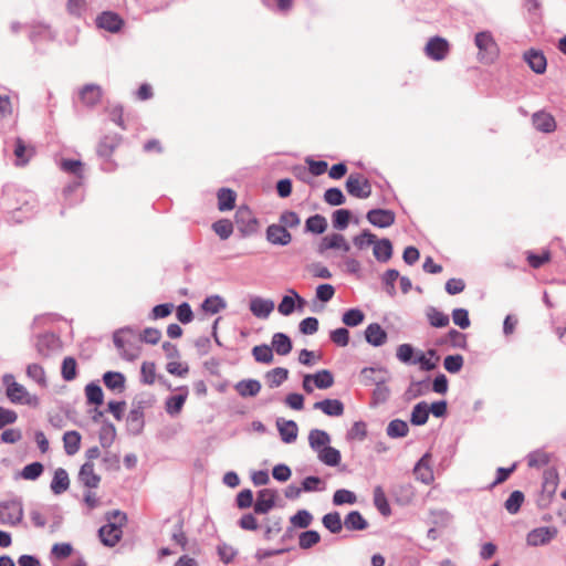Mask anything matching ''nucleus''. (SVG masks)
I'll use <instances>...</instances> for the list:
<instances>
[{"label":"nucleus","instance_id":"38","mask_svg":"<svg viewBox=\"0 0 566 566\" xmlns=\"http://www.w3.org/2000/svg\"><path fill=\"white\" fill-rule=\"evenodd\" d=\"M429 405L426 401L416 403L411 410L410 423L412 426H423L429 419Z\"/></svg>","mask_w":566,"mask_h":566},{"label":"nucleus","instance_id":"30","mask_svg":"<svg viewBox=\"0 0 566 566\" xmlns=\"http://www.w3.org/2000/svg\"><path fill=\"white\" fill-rule=\"evenodd\" d=\"M331 436L328 432L322 429H312L308 433V444L311 449L316 453L318 450L329 446Z\"/></svg>","mask_w":566,"mask_h":566},{"label":"nucleus","instance_id":"35","mask_svg":"<svg viewBox=\"0 0 566 566\" xmlns=\"http://www.w3.org/2000/svg\"><path fill=\"white\" fill-rule=\"evenodd\" d=\"M86 403L93 406H101L104 403V392L97 381H91L85 386Z\"/></svg>","mask_w":566,"mask_h":566},{"label":"nucleus","instance_id":"42","mask_svg":"<svg viewBox=\"0 0 566 566\" xmlns=\"http://www.w3.org/2000/svg\"><path fill=\"white\" fill-rule=\"evenodd\" d=\"M376 374H387V369L384 367H365L360 370L359 377L360 381L364 386L377 385V381L380 378H386L385 376H378Z\"/></svg>","mask_w":566,"mask_h":566},{"label":"nucleus","instance_id":"51","mask_svg":"<svg viewBox=\"0 0 566 566\" xmlns=\"http://www.w3.org/2000/svg\"><path fill=\"white\" fill-rule=\"evenodd\" d=\"M365 313L358 307H352L342 315V322L348 327H356L365 321Z\"/></svg>","mask_w":566,"mask_h":566},{"label":"nucleus","instance_id":"56","mask_svg":"<svg viewBox=\"0 0 566 566\" xmlns=\"http://www.w3.org/2000/svg\"><path fill=\"white\" fill-rule=\"evenodd\" d=\"M430 523L436 527H447L452 522V514L443 509L430 510Z\"/></svg>","mask_w":566,"mask_h":566},{"label":"nucleus","instance_id":"45","mask_svg":"<svg viewBox=\"0 0 566 566\" xmlns=\"http://www.w3.org/2000/svg\"><path fill=\"white\" fill-rule=\"evenodd\" d=\"M374 505L382 516H389L391 514V507L387 500V496L380 485L374 489Z\"/></svg>","mask_w":566,"mask_h":566},{"label":"nucleus","instance_id":"48","mask_svg":"<svg viewBox=\"0 0 566 566\" xmlns=\"http://www.w3.org/2000/svg\"><path fill=\"white\" fill-rule=\"evenodd\" d=\"M353 217V213L349 209H337L332 213V224L333 228L343 231L347 229L350 219Z\"/></svg>","mask_w":566,"mask_h":566},{"label":"nucleus","instance_id":"44","mask_svg":"<svg viewBox=\"0 0 566 566\" xmlns=\"http://www.w3.org/2000/svg\"><path fill=\"white\" fill-rule=\"evenodd\" d=\"M156 402V398L150 392H139L132 400V409L143 411L150 409Z\"/></svg>","mask_w":566,"mask_h":566},{"label":"nucleus","instance_id":"20","mask_svg":"<svg viewBox=\"0 0 566 566\" xmlns=\"http://www.w3.org/2000/svg\"><path fill=\"white\" fill-rule=\"evenodd\" d=\"M276 427L281 440L284 443H293L296 441L298 434V427L294 420H285L283 418H277Z\"/></svg>","mask_w":566,"mask_h":566},{"label":"nucleus","instance_id":"2","mask_svg":"<svg viewBox=\"0 0 566 566\" xmlns=\"http://www.w3.org/2000/svg\"><path fill=\"white\" fill-rule=\"evenodd\" d=\"M234 223L243 238L255 234L259 220L248 206H240L234 214Z\"/></svg>","mask_w":566,"mask_h":566},{"label":"nucleus","instance_id":"25","mask_svg":"<svg viewBox=\"0 0 566 566\" xmlns=\"http://www.w3.org/2000/svg\"><path fill=\"white\" fill-rule=\"evenodd\" d=\"M272 349L280 356L289 355L293 349L291 337L282 332H277L272 336Z\"/></svg>","mask_w":566,"mask_h":566},{"label":"nucleus","instance_id":"29","mask_svg":"<svg viewBox=\"0 0 566 566\" xmlns=\"http://www.w3.org/2000/svg\"><path fill=\"white\" fill-rule=\"evenodd\" d=\"M344 526L347 531H365L369 523L359 511H350L344 518Z\"/></svg>","mask_w":566,"mask_h":566},{"label":"nucleus","instance_id":"40","mask_svg":"<svg viewBox=\"0 0 566 566\" xmlns=\"http://www.w3.org/2000/svg\"><path fill=\"white\" fill-rule=\"evenodd\" d=\"M81 434L78 431L71 430L63 434L64 450L67 455H74L77 453L81 447Z\"/></svg>","mask_w":566,"mask_h":566},{"label":"nucleus","instance_id":"21","mask_svg":"<svg viewBox=\"0 0 566 566\" xmlns=\"http://www.w3.org/2000/svg\"><path fill=\"white\" fill-rule=\"evenodd\" d=\"M532 124L536 130L542 133H552L556 129V120L545 111L535 112L532 116Z\"/></svg>","mask_w":566,"mask_h":566},{"label":"nucleus","instance_id":"3","mask_svg":"<svg viewBox=\"0 0 566 566\" xmlns=\"http://www.w3.org/2000/svg\"><path fill=\"white\" fill-rule=\"evenodd\" d=\"M474 43L479 49L480 60L491 63L497 56L499 48L490 31H480L474 36Z\"/></svg>","mask_w":566,"mask_h":566},{"label":"nucleus","instance_id":"23","mask_svg":"<svg viewBox=\"0 0 566 566\" xmlns=\"http://www.w3.org/2000/svg\"><path fill=\"white\" fill-rule=\"evenodd\" d=\"M78 481L88 489H96L101 482V476L94 472V463L86 461L78 471Z\"/></svg>","mask_w":566,"mask_h":566},{"label":"nucleus","instance_id":"27","mask_svg":"<svg viewBox=\"0 0 566 566\" xmlns=\"http://www.w3.org/2000/svg\"><path fill=\"white\" fill-rule=\"evenodd\" d=\"M261 388V382L258 379L252 378L242 379L234 385L235 391L242 398L255 397L260 392Z\"/></svg>","mask_w":566,"mask_h":566},{"label":"nucleus","instance_id":"26","mask_svg":"<svg viewBox=\"0 0 566 566\" xmlns=\"http://www.w3.org/2000/svg\"><path fill=\"white\" fill-rule=\"evenodd\" d=\"M328 223L327 219L319 213L310 216L305 220L304 224V233H312V234H323L327 230Z\"/></svg>","mask_w":566,"mask_h":566},{"label":"nucleus","instance_id":"15","mask_svg":"<svg viewBox=\"0 0 566 566\" xmlns=\"http://www.w3.org/2000/svg\"><path fill=\"white\" fill-rule=\"evenodd\" d=\"M365 340L374 346L380 347L388 340V333L379 323H370L364 332Z\"/></svg>","mask_w":566,"mask_h":566},{"label":"nucleus","instance_id":"19","mask_svg":"<svg viewBox=\"0 0 566 566\" xmlns=\"http://www.w3.org/2000/svg\"><path fill=\"white\" fill-rule=\"evenodd\" d=\"M104 386L114 392L122 394L126 388V377L120 371L107 370L103 374Z\"/></svg>","mask_w":566,"mask_h":566},{"label":"nucleus","instance_id":"10","mask_svg":"<svg viewBox=\"0 0 566 566\" xmlns=\"http://www.w3.org/2000/svg\"><path fill=\"white\" fill-rule=\"evenodd\" d=\"M367 221L374 227L385 229L396 221V213L390 209L374 208L366 213Z\"/></svg>","mask_w":566,"mask_h":566},{"label":"nucleus","instance_id":"54","mask_svg":"<svg viewBox=\"0 0 566 566\" xmlns=\"http://www.w3.org/2000/svg\"><path fill=\"white\" fill-rule=\"evenodd\" d=\"M14 156H15V165L17 166H24L29 163L31 154L33 153L32 149L30 151L28 150L27 145L24 144L23 139L18 137L14 143Z\"/></svg>","mask_w":566,"mask_h":566},{"label":"nucleus","instance_id":"53","mask_svg":"<svg viewBox=\"0 0 566 566\" xmlns=\"http://www.w3.org/2000/svg\"><path fill=\"white\" fill-rule=\"evenodd\" d=\"M364 176L358 172H352L345 182L346 191L349 196L354 198H360L361 195V184Z\"/></svg>","mask_w":566,"mask_h":566},{"label":"nucleus","instance_id":"17","mask_svg":"<svg viewBox=\"0 0 566 566\" xmlns=\"http://www.w3.org/2000/svg\"><path fill=\"white\" fill-rule=\"evenodd\" d=\"M249 308L255 317L268 318L274 310V302L261 296H252Z\"/></svg>","mask_w":566,"mask_h":566},{"label":"nucleus","instance_id":"61","mask_svg":"<svg viewBox=\"0 0 566 566\" xmlns=\"http://www.w3.org/2000/svg\"><path fill=\"white\" fill-rule=\"evenodd\" d=\"M313 522V515L310 511L302 509L290 517V523L296 528H306Z\"/></svg>","mask_w":566,"mask_h":566},{"label":"nucleus","instance_id":"47","mask_svg":"<svg viewBox=\"0 0 566 566\" xmlns=\"http://www.w3.org/2000/svg\"><path fill=\"white\" fill-rule=\"evenodd\" d=\"M399 277V271L396 269H388L381 275V283L384 285V290L386 294L390 297H394L397 293L396 291V281Z\"/></svg>","mask_w":566,"mask_h":566},{"label":"nucleus","instance_id":"63","mask_svg":"<svg viewBox=\"0 0 566 566\" xmlns=\"http://www.w3.org/2000/svg\"><path fill=\"white\" fill-rule=\"evenodd\" d=\"M357 502V496L355 492L347 489H338L333 494V504L336 506H340L344 504H355Z\"/></svg>","mask_w":566,"mask_h":566},{"label":"nucleus","instance_id":"62","mask_svg":"<svg viewBox=\"0 0 566 566\" xmlns=\"http://www.w3.org/2000/svg\"><path fill=\"white\" fill-rule=\"evenodd\" d=\"M324 201L329 206L337 207L346 202V197L338 187H331L324 192Z\"/></svg>","mask_w":566,"mask_h":566},{"label":"nucleus","instance_id":"57","mask_svg":"<svg viewBox=\"0 0 566 566\" xmlns=\"http://www.w3.org/2000/svg\"><path fill=\"white\" fill-rule=\"evenodd\" d=\"M61 376L65 381H72L77 376V363L72 356H67L63 359L61 366Z\"/></svg>","mask_w":566,"mask_h":566},{"label":"nucleus","instance_id":"58","mask_svg":"<svg viewBox=\"0 0 566 566\" xmlns=\"http://www.w3.org/2000/svg\"><path fill=\"white\" fill-rule=\"evenodd\" d=\"M321 542V535L315 530H306L298 535V546L302 549H310Z\"/></svg>","mask_w":566,"mask_h":566},{"label":"nucleus","instance_id":"52","mask_svg":"<svg viewBox=\"0 0 566 566\" xmlns=\"http://www.w3.org/2000/svg\"><path fill=\"white\" fill-rule=\"evenodd\" d=\"M525 500V495L522 491H513L504 502V507L510 514H517Z\"/></svg>","mask_w":566,"mask_h":566},{"label":"nucleus","instance_id":"11","mask_svg":"<svg viewBox=\"0 0 566 566\" xmlns=\"http://www.w3.org/2000/svg\"><path fill=\"white\" fill-rule=\"evenodd\" d=\"M265 239L272 245L286 247L292 242L291 232L280 223H272L265 230Z\"/></svg>","mask_w":566,"mask_h":566},{"label":"nucleus","instance_id":"8","mask_svg":"<svg viewBox=\"0 0 566 566\" xmlns=\"http://www.w3.org/2000/svg\"><path fill=\"white\" fill-rule=\"evenodd\" d=\"M450 51V44L447 39L434 35L429 39L424 46L426 55L433 61H442Z\"/></svg>","mask_w":566,"mask_h":566},{"label":"nucleus","instance_id":"50","mask_svg":"<svg viewBox=\"0 0 566 566\" xmlns=\"http://www.w3.org/2000/svg\"><path fill=\"white\" fill-rule=\"evenodd\" d=\"M322 523L326 530H328L332 534L340 533L344 523L342 522L340 514L336 511L326 513L322 517Z\"/></svg>","mask_w":566,"mask_h":566},{"label":"nucleus","instance_id":"13","mask_svg":"<svg viewBox=\"0 0 566 566\" xmlns=\"http://www.w3.org/2000/svg\"><path fill=\"white\" fill-rule=\"evenodd\" d=\"M557 533L558 531L556 527L542 526L534 528L527 534V545L534 547L546 545L557 535Z\"/></svg>","mask_w":566,"mask_h":566},{"label":"nucleus","instance_id":"37","mask_svg":"<svg viewBox=\"0 0 566 566\" xmlns=\"http://www.w3.org/2000/svg\"><path fill=\"white\" fill-rule=\"evenodd\" d=\"M426 316H427V319H428L430 326H432L434 328L447 327L450 323L449 315L439 311L434 306L427 307Z\"/></svg>","mask_w":566,"mask_h":566},{"label":"nucleus","instance_id":"31","mask_svg":"<svg viewBox=\"0 0 566 566\" xmlns=\"http://www.w3.org/2000/svg\"><path fill=\"white\" fill-rule=\"evenodd\" d=\"M50 488H51V491L56 495L62 494L65 491H67V489L70 488V479H69V474L65 469L57 468L54 471V475L51 481Z\"/></svg>","mask_w":566,"mask_h":566},{"label":"nucleus","instance_id":"22","mask_svg":"<svg viewBox=\"0 0 566 566\" xmlns=\"http://www.w3.org/2000/svg\"><path fill=\"white\" fill-rule=\"evenodd\" d=\"M145 427V413L130 408L126 417V431L129 436L137 437L143 433Z\"/></svg>","mask_w":566,"mask_h":566},{"label":"nucleus","instance_id":"46","mask_svg":"<svg viewBox=\"0 0 566 566\" xmlns=\"http://www.w3.org/2000/svg\"><path fill=\"white\" fill-rule=\"evenodd\" d=\"M408 432L409 426L405 420L401 419L391 420L386 428V433L391 439L403 438L408 434Z\"/></svg>","mask_w":566,"mask_h":566},{"label":"nucleus","instance_id":"55","mask_svg":"<svg viewBox=\"0 0 566 566\" xmlns=\"http://www.w3.org/2000/svg\"><path fill=\"white\" fill-rule=\"evenodd\" d=\"M252 356L256 363L271 364L273 361V349L266 344L256 345L252 348Z\"/></svg>","mask_w":566,"mask_h":566},{"label":"nucleus","instance_id":"64","mask_svg":"<svg viewBox=\"0 0 566 566\" xmlns=\"http://www.w3.org/2000/svg\"><path fill=\"white\" fill-rule=\"evenodd\" d=\"M285 229H295L301 224V217L293 210H284L279 217V222Z\"/></svg>","mask_w":566,"mask_h":566},{"label":"nucleus","instance_id":"43","mask_svg":"<svg viewBox=\"0 0 566 566\" xmlns=\"http://www.w3.org/2000/svg\"><path fill=\"white\" fill-rule=\"evenodd\" d=\"M418 352L411 344L405 343L397 347L396 356L402 364L416 365Z\"/></svg>","mask_w":566,"mask_h":566},{"label":"nucleus","instance_id":"33","mask_svg":"<svg viewBox=\"0 0 566 566\" xmlns=\"http://www.w3.org/2000/svg\"><path fill=\"white\" fill-rule=\"evenodd\" d=\"M317 459L327 467H337L342 461L340 451L332 446H327L316 452Z\"/></svg>","mask_w":566,"mask_h":566},{"label":"nucleus","instance_id":"36","mask_svg":"<svg viewBox=\"0 0 566 566\" xmlns=\"http://www.w3.org/2000/svg\"><path fill=\"white\" fill-rule=\"evenodd\" d=\"M180 390H185V392L169 396L166 400V403H165L166 411L170 416L178 415L182 410V407L186 402V399L188 396L187 387H180Z\"/></svg>","mask_w":566,"mask_h":566},{"label":"nucleus","instance_id":"9","mask_svg":"<svg viewBox=\"0 0 566 566\" xmlns=\"http://www.w3.org/2000/svg\"><path fill=\"white\" fill-rule=\"evenodd\" d=\"M103 97V88L98 84L90 83L78 90V101L87 108L96 107Z\"/></svg>","mask_w":566,"mask_h":566},{"label":"nucleus","instance_id":"28","mask_svg":"<svg viewBox=\"0 0 566 566\" xmlns=\"http://www.w3.org/2000/svg\"><path fill=\"white\" fill-rule=\"evenodd\" d=\"M218 209L222 212L234 209L237 192L231 188H220L217 192Z\"/></svg>","mask_w":566,"mask_h":566},{"label":"nucleus","instance_id":"6","mask_svg":"<svg viewBox=\"0 0 566 566\" xmlns=\"http://www.w3.org/2000/svg\"><path fill=\"white\" fill-rule=\"evenodd\" d=\"M23 518V507L19 500L0 503V523L15 526Z\"/></svg>","mask_w":566,"mask_h":566},{"label":"nucleus","instance_id":"16","mask_svg":"<svg viewBox=\"0 0 566 566\" xmlns=\"http://www.w3.org/2000/svg\"><path fill=\"white\" fill-rule=\"evenodd\" d=\"M523 57L534 73H545L547 67V60L542 51L530 49L526 52H524Z\"/></svg>","mask_w":566,"mask_h":566},{"label":"nucleus","instance_id":"60","mask_svg":"<svg viewBox=\"0 0 566 566\" xmlns=\"http://www.w3.org/2000/svg\"><path fill=\"white\" fill-rule=\"evenodd\" d=\"M44 471V465L41 462L34 461L27 464L20 472V476L28 481H35Z\"/></svg>","mask_w":566,"mask_h":566},{"label":"nucleus","instance_id":"49","mask_svg":"<svg viewBox=\"0 0 566 566\" xmlns=\"http://www.w3.org/2000/svg\"><path fill=\"white\" fill-rule=\"evenodd\" d=\"M339 242H343V234L331 233L323 237L317 245V253L323 255L327 250H336L339 247Z\"/></svg>","mask_w":566,"mask_h":566},{"label":"nucleus","instance_id":"34","mask_svg":"<svg viewBox=\"0 0 566 566\" xmlns=\"http://www.w3.org/2000/svg\"><path fill=\"white\" fill-rule=\"evenodd\" d=\"M200 307L206 314L214 315L227 307V302L221 295L214 294L207 296Z\"/></svg>","mask_w":566,"mask_h":566},{"label":"nucleus","instance_id":"7","mask_svg":"<svg viewBox=\"0 0 566 566\" xmlns=\"http://www.w3.org/2000/svg\"><path fill=\"white\" fill-rule=\"evenodd\" d=\"M276 497L277 491L274 489L259 490L253 504V512L258 515L268 514L276 505Z\"/></svg>","mask_w":566,"mask_h":566},{"label":"nucleus","instance_id":"24","mask_svg":"<svg viewBox=\"0 0 566 566\" xmlns=\"http://www.w3.org/2000/svg\"><path fill=\"white\" fill-rule=\"evenodd\" d=\"M313 408L321 410L323 413L329 417H340L345 410V406L339 399L329 398L315 402Z\"/></svg>","mask_w":566,"mask_h":566},{"label":"nucleus","instance_id":"1","mask_svg":"<svg viewBox=\"0 0 566 566\" xmlns=\"http://www.w3.org/2000/svg\"><path fill=\"white\" fill-rule=\"evenodd\" d=\"M558 482L559 476L556 469L551 468L544 471L542 490L536 500L538 509L544 510L551 505L558 488Z\"/></svg>","mask_w":566,"mask_h":566},{"label":"nucleus","instance_id":"59","mask_svg":"<svg viewBox=\"0 0 566 566\" xmlns=\"http://www.w3.org/2000/svg\"><path fill=\"white\" fill-rule=\"evenodd\" d=\"M313 381L318 389H328L334 385L333 373L328 369H321L312 375Z\"/></svg>","mask_w":566,"mask_h":566},{"label":"nucleus","instance_id":"14","mask_svg":"<svg viewBox=\"0 0 566 566\" xmlns=\"http://www.w3.org/2000/svg\"><path fill=\"white\" fill-rule=\"evenodd\" d=\"M96 25L112 33H117L124 25L120 15L113 11H104L96 18Z\"/></svg>","mask_w":566,"mask_h":566},{"label":"nucleus","instance_id":"12","mask_svg":"<svg viewBox=\"0 0 566 566\" xmlns=\"http://www.w3.org/2000/svg\"><path fill=\"white\" fill-rule=\"evenodd\" d=\"M122 525L119 523H106L98 528L101 543L106 547H114L123 536Z\"/></svg>","mask_w":566,"mask_h":566},{"label":"nucleus","instance_id":"5","mask_svg":"<svg viewBox=\"0 0 566 566\" xmlns=\"http://www.w3.org/2000/svg\"><path fill=\"white\" fill-rule=\"evenodd\" d=\"M33 346L40 357L48 358L61 348V340L54 333L46 332L34 337Z\"/></svg>","mask_w":566,"mask_h":566},{"label":"nucleus","instance_id":"39","mask_svg":"<svg viewBox=\"0 0 566 566\" xmlns=\"http://www.w3.org/2000/svg\"><path fill=\"white\" fill-rule=\"evenodd\" d=\"M430 460L431 454L429 452H426L416 463L413 468L415 474H418L421 470L426 471V474H420L419 480L424 483L429 484L433 481V473L430 469Z\"/></svg>","mask_w":566,"mask_h":566},{"label":"nucleus","instance_id":"32","mask_svg":"<svg viewBox=\"0 0 566 566\" xmlns=\"http://www.w3.org/2000/svg\"><path fill=\"white\" fill-rule=\"evenodd\" d=\"M116 439V428L108 419L103 420V424L98 431V440L103 449L112 447Z\"/></svg>","mask_w":566,"mask_h":566},{"label":"nucleus","instance_id":"18","mask_svg":"<svg viewBox=\"0 0 566 566\" xmlns=\"http://www.w3.org/2000/svg\"><path fill=\"white\" fill-rule=\"evenodd\" d=\"M373 254L380 263H387L394 254L392 242L388 238L378 239L373 244Z\"/></svg>","mask_w":566,"mask_h":566},{"label":"nucleus","instance_id":"41","mask_svg":"<svg viewBox=\"0 0 566 566\" xmlns=\"http://www.w3.org/2000/svg\"><path fill=\"white\" fill-rule=\"evenodd\" d=\"M289 378V369L275 367L265 374V380L270 388L280 387Z\"/></svg>","mask_w":566,"mask_h":566},{"label":"nucleus","instance_id":"4","mask_svg":"<svg viewBox=\"0 0 566 566\" xmlns=\"http://www.w3.org/2000/svg\"><path fill=\"white\" fill-rule=\"evenodd\" d=\"M3 385L6 386L7 398L12 403L32 405V398L24 386L14 380L13 375L6 374L2 378Z\"/></svg>","mask_w":566,"mask_h":566}]
</instances>
